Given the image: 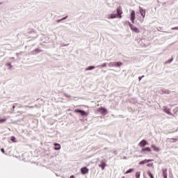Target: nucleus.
Instances as JSON below:
<instances>
[{
	"label": "nucleus",
	"mask_w": 178,
	"mask_h": 178,
	"mask_svg": "<svg viewBox=\"0 0 178 178\" xmlns=\"http://www.w3.org/2000/svg\"><path fill=\"white\" fill-rule=\"evenodd\" d=\"M123 13V11L122 10V7L119 6L117 8L116 13H115V11L113 14H108L107 15V19H116L118 17V19H122V14Z\"/></svg>",
	"instance_id": "nucleus-1"
},
{
	"label": "nucleus",
	"mask_w": 178,
	"mask_h": 178,
	"mask_svg": "<svg viewBox=\"0 0 178 178\" xmlns=\"http://www.w3.org/2000/svg\"><path fill=\"white\" fill-rule=\"evenodd\" d=\"M128 23H129V26L132 31H134V33H140V29H138V28H137L133 24H131L130 22H129Z\"/></svg>",
	"instance_id": "nucleus-2"
},
{
	"label": "nucleus",
	"mask_w": 178,
	"mask_h": 178,
	"mask_svg": "<svg viewBox=\"0 0 178 178\" xmlns=\"http://www.w3.org/2000/svg\"><path fill=\"white\" fill-rule=\"evenodd\" d=\"M130 20L131 21V23L134 24V20H136V11L131 10L130 13Z\"/></svg>",
	"instance_id": "nucleus-3"
},
{
	"label": "nucleus",
	"mask_w": 178,
	"mask_h": 178,
	"mask_svg": "<svg viewBox=\"0 0 178 178\" xmlns=\"http://www.w3.org/2000/svg\"><path fill=\"white\" fill-rule=\"evenodd\" d=\"M139 13L141 15V16L143 17V19L145 18V9L139 7Z\"/></svg>",
	"instance_id": "nucleus-4"
},
{
	"label": "nucleus",
	"mask_w": 178,
	"mask_h": 178,
	"mask_svg": "<svg viewBox=\"0 0 178 178\" xmlns=\"http://www.w3.org/2000/svg\"><path fill=\"white\" fill-rule=\"evenodd\" d=\"M75 112H76V113H80V115H81V116H87V113L83 110L76 109V110H75Z\"/></svg>",
	"instance_id": "nucleus-5"
},
{
	"label": "nucleus",
	"mask_w": 178,
	"mask_h": 178,
	"mask_svg": "<svg viewBox=\"0 0 178 178\" xmlns=\"http://www.w3.org/2000/svg\"><path fill=\"white\" fill-rule=\"evenodd\" d=\"M81 172L82 175H87L88 173V168L87 167H83L81 169Z\"/></svg>",
	"instance_id": "nucleus-6"
},
{
	"label": "nucleus",
	"mask_w": 178,
	"mask_h": 178,
	"mask_svg": "<svg viewBox=\"0 0 178 178\" xmlns=\"http://www.w3.org/2000/svg\"><path fill=\"white\" fill-rule=\"evenodd\" d=\"M99 166V168H102V170H104V169H105V166H106V163H105L104 161H102Z\"/></svg>",
	"instance_id": "nucleus-7"
},
{
	"label": "nucleus",
	"mask_w": 178,
	"mask_h": 178,
	"mask_svg": "<svg viewBox=\"0 0 178 178\" xmlns=\"http://www.w3.org/2000/svg\"><path fill=\"white\" fill-rule=\"evenodd\" d=\"M147 144H148V143H147V140H143L139 145H140V147H145V145H147Z\"/></svg>",
	"instance_id": "nucleus-8"
},
{
	"label": "nucleus",
	"mask_w": 178,
	"mask_h": 178,
	"mask_svg": "<svg viewBox=\"0 0 178 178\" xmlns=\"http://www.w3.org/2000/svg\"><path fill=\"white\" fill-rule=\"evenodd\" d=\"M54 147L56 151H59V149H60V145L58 143H54Z\"/></svg>",
	"instance_id": "nucleus-9"
},
{
	"label": "nucleus",
	"mask_w": 178,
	"mask_h": 178,
	"mask_svg": "<svg viewBox=\"0 0 178 178\" xmlns=\"http://www.w3.org/2000/svg\"><path fill=\"white\" fill-rule=\"evenodd\" d=\"M38 52H42V50H40V49H35V50L32 52V54H33V55H34V54H38Z\"/></svg>",
	"instance_id": "nucleus-10"
},
{
	"label": "nucleus",
	"mask_w": 178,
	"mask_h": 178,
	"mask_svg": "<svg viewBox=\"0 0 178 178\" xmlns=\"http://www.w3.org/2000/svg\"><path fill=\"white\" fill-rule=\"evenodd\" d=\"M144 151H147V152H150L151 148L149 147L143 148L141 150V152H144Z\"/></svg>",
	"instance_id": "nucleus-11"
},
{
	"label": "nucleus",
	"mask_w": 178,
	"mask_h": 178,
	"mask_svg": "<svg viewBox=\"0 0 178 178\" xmlns=\"http://www.w3.org/2000/svg\"><path fill=\"white\" fill-rule=\"evenodd\" d=\"M114 63H115L114 66H118V67H120V66L123 65V63H122L121 62H117Z\"/></svg>",
	"instance_id": "nucleus-12"
},
{
	"label": "nucleus",
	"mask_w": 178,
	"mask_h": 178,
	"mask_svg": "<svg viewBox=\"0 0 178 178\" xmlns=\"http://www.w3.org/2000/svg\"><path fill=\"white\" fill-rule=\"evenodd\" d=\"M167 170H163V175L164 176V178H168V173H166Z\"/></svg>",
	"instance_id": "nucleus-13"
},
{
	"label": "nucleus",
	"mask_w": 178,
	"mask_h": 178,
	"mask_svg": "<svg viewBox=\"0 0 178 178\" xmlns=\"http://www.w3.org/2000/svg\"><path fill=\"white\" fill-rule=\"evenodd\" d=\"M154 149V151H156V152H159V148L156 147L155 145L152 146Z\"/></svg>",
	"instance_id": "nucleus-14"
},
{
	"label": "nucleus",
	"mask_w": 178,
	"mask_h": 178,
	"mask_svg": "<svg viewBox=\"0 0 178 178\" xmlns=\"http://www.w3.org/2000/svg\"><path fill=\"white\" fill-rule=\"evenodd\" d=\"M164 112H165V113H168V115H172V113H170V110L168 108H165Z\"/></svg>",
	"instance_id": "nucleus-15"
},
{
	"label": "nucleus",
	"mask_w": 178,
	"mask_h": 178,
	"mask_svg": "<svg viewBox=\"0 0 178 178\" xmlns=\"http://www.w3.org/2000/svg\"><path fill=\"white\" fill-rule=\"evenodd\" d=\"M92 69H95V66H90L88 68H86V70H92Z\"/></svg>",
	"instance_id": "nucleus-16"
},
{
	"label": "nucleus",
	"mask_w": 178,
	"mask_h": 178,
	"mask_svg": "<svg viewBox=\"0 0 178 178\" xmlns=\"http://www.w3.org/2000/svg\"><path fill=\"white\" fill-rule=\"evenodd\" d=\"M133 170H134L133 168H130L125 173H126V175H127L128 173H131V172H133Z\"/></svg>",
	"instance_id": "nucleus-17"
},
{
	"label": "nucleus",
	"mask_w": 178,
	"mask_h": 178,
	"mask_svg": "<svg viewBox=\"0 0 178 178\" xmlns=\"http://www.w3.org/2000/svg\"><path fill=\"white\" fill-rule=\"evenodd\" d=\"M147 175H148V176H149V177L154 178V175H152V173H151V172L148 171Z\"/></svg>",
	"instance_id": "nucleus-18"
},
{
	"label": "nucleus",
	"mask_w": 178,
	"mask_h": 178,
	"mask_svg": "<svg viewBox=\"0 0 178 178\" xmlns=\"http://www.w3.org/2000/svg\"><path fill=\"white\" fill-rule=\"evenodd\" d=\"M100 112H102V113H106V109L102 108V109H100Z\"/></svg>",
	"instance_id": "nucleus-19"
},
{
	"label": "nucleus",
	"mask_w": 178,
	"mask_h": 178,
	"mask_svg": "<svg viewBox=\"0 0 178 178\" xmlns=\"http://www.w3.org/2000/svg\"><path fill=\"white\" fill-rule=\"evenodd\" d=\"M11 141H13V143H16V138H15V136H12Z\"/></svg>",
	"instance_id": "nucleus-20"
},
{
	"label": "nucleus",
	"mask_w": 178,
	"mask_h": 178,
	"mask_svg": "<svg viewBox=\"0 0 178 178\" xmlns=\"http://www.w3.org/2000/svg\"><path fill=\"white\" fill-rule=\"evenodd\" d=\"M140 172H136V178H140Z\"/></svg>",
	"instance_id": "nucleus-21"
},
{
	"label": "nucleus",
	"mask_w": 178,
	"mask_h": 178,
	"mask_svg": "<svg viewBox=\"0 0 178 178\" xmlns=\"http://www.w3.org/2000/svg\"><path fill=\"white\" fill-rule=\"evenodd\" d=\"M173 61V58H170V60H168V61L165 62V63H170V62Z\"/></svg>",
	"instance_id": "nucleus-22"
},
{
	"label": "nucleus",
	"mask_w": 178,
	"mask_h": 178,
	"mask_svg": "<svg viewBox=\"0 0 178 178\" xmlns=\"http://www.w3.org/2000/svg\"><path fill=\"white\" fill-rule=\"evenodd\" d=\"M5 122H6V119H1L0 120V123H3Z\"/></svg>",
	"instance_id": "nucleus-23"
},
{
	"label": "nucleus",
	"mask_w": 178,
	"mask_h": 178,
	"mask_svg": "<svg viewBox=\"0 0 178 178\" xmlns=\"http://www.w3.org/2000/svg\"><path fill=\"white\" fill-rule=\"evenodd\" d=\"M68 16L66 15L65 17H63V18H61V20L63 21V20H66V19H67Z\"/></svg>",
	"instance_id": "nucleus-24"
},
{
	"label": "nucleus",
	"mask_w": 178,
	"mask_h": 178,
	"mask_svg": "<svg viewBox=\"0 0 178 178\" xmlns=\"http://www.w3.org/2000/svg\"><path fill=\"white\" fill-rule=\"evenodd\" d=\"M145 164V161H142L139 163V165H144Z\"/></svg>",
	"instance_id": "nucleus-25"
},
{
	"label": "nucleus",
	"mask_w": 178,
	"mask_h": 178,
	"mask_svg": "<svg viewBox=\"0 0 178 178\" xmlns=\"http://www.w3.org/2000/svg\"><path fill=\"white\" fill-rule=\"evenodd\" d=\"M7 66L9 67V69H12V65L10 63H7Z\"/></svg>",
	"instance_id": "nucleus-26"
},
{
	"label": "nucleus",
	"mask_w": 178,
	"mask_h": 178,
	"mask_svg": "<svg viewBox=\"0 0 178 178\" xmlns=\"http://www.w3.org/2000/svg\"><path fill=\"white\" fill-rule=\"evenodd\" d=\"M171 30H178V26L172 27Z\"/></svg>",
	"instance_id": "nucleus-27"
},
{
	"label": "nucleus",
	"mask_w": 178,
	"mask_h": 178,
	"mask_svg": "<svg viewBox=\"0 0 178 178\" xmlns=\"http://www.w3.org/2000/svg\"><path fill=\"white\" fill-rule=\"evenodd\" d=\"M1 152H3V154H5V149L1 148Z\"/></svg>",
	"instance_id": "nucleus-28"
},
{
	"label": "nucleus",
	"mask_w": 178,
	"mask_h": 178,
	"mask_svg": "<svg viewBox=\"0 0 178 178\" xmlns=\"http://www.w3.org/2000/svg\"><path fill=\"white\" fill-rule=\"evenodd\" d=\"M140 23H143L144 22V17H143V19H140Z\"/></svg>",
	"instance_id": "nucleus-29"
},
{
	"label": "nucleus",
	"mask_w": 178,
	"mask_h": 178,
	"mask_svg": "<svg viewBox=\"0 0 178 178\" xmlns=\"http://www.w3.org/2000/svg\"><path fill=\"white\" fill-rule=\"evenodd\" d=\"M60 22H62V19H57V21H56L57 23H60Z\"/></svg>",
	"instance_id": "nucleus-30"
},
{
	"label": "nucleus",
	"mask_w": 178,
	"mask_h": 178,
	"mask_svg": "<svg viewBox=\"0 0 178 178\" xmlns=\"http://www.w3.org/2000/svg\"><path fill=\"white\" fill-rule=\"evenodd\" d=\"M64 95H65V97H67V98H70V95H67V94H66V93H65Z\"/></svg>",
	"instance_id": "nucleus-31"
},
{
	"label": "nucleus",
	"mask_w": 178,
	"mask_h": 178,
	"mask_svg": "<svg viewBox=\"0 0 178 178\" xmlns=\"http://www.w3.org/2000/svg\"><path fill=\"white\" fill-rule=\"evenodd\" d=\"M106 66V63H104L103 65H102V67H105Z\"/></svg>",
	"instance_id": "nucleus-32"
},
{
	"label": "nucleus",
	"mask_w": 178,
	"mask_h": 178,
	"mask_svg": "<svg viewBox=\"0 0 178 178\" xmlns=\"http://www.w3.org/2000/svg\"><path fill=\"white\" fill-rule=\"evenodd\" d=\"M144 77V76H140L139 77V81H141V79H143Z\"/></svg>",
	"instance_id": "nucleus-33"
},
{
	"label": "nucleus",
	"mask_w": 178,
	"mask_h": 178,
	"mask_svg": "<svg viewBox=\"0 0 178 178\" xmlns=\"http://www.w3.org/2000/svg\"><path fill=\"white\" fill-rule=\"evenodd\" d=\"M152 165H153V163H149V164L147 165V166L149 167V166H152Z\"/></svg>",
	"instance_id": "nucleus-34"
},
{
	"label": "nucleus",
	"mask_w": 178,
	"mask_h": 178,
	"mask_svg": "<svg viewBox=\"0 0 178 178\" xmlns=\"http://www.w3.org/2000/svg\"><path fill=\"white\" fill-rule=\"evenodd\" d=\"M147 162H152V159H149L147 161Z\"/></svg>",
	"instance_id": "nucleus-35"
},
{
	"label": "nucleus",
	"mask_w": 178,
	"mask_h": 178,
	"mask_svg": "<svg viewBox=\"0 0 178 178\" xmlns=\"http://www.w3.org/2000/svg\"><path fill=\"white\" fill-rule=\"evenodd\" d=\"M113 154H115V155H117V154H118V152H116V151H114V152H113Z\"/></svg>",
	"instance_id": "nucleus-36"
},
{
	"label": "nucleus",
	"mask_w": 178,
	"mask_h": 178,
	"mask_svg": "<svg viewBox=\"0 0 178 178\" xmlns=\"http://www.w3.org/2000/svg\"><path fill=\"white\" fill-rule=\"evenodd\" d=\"M144 161H145V163H148V161H148V160L145 159V160H144Z\"/></svg>",
	"instance_id": "nucleus-37"
},
{
	"label": "nucleus",
	"mask_w": 178,
	"mask_h": 178,
	"mask_svg": "<svg viewBox=\"0 0 178 178\" xmlns=\"http://www.w3.org/2000/svg\"><path fill=\"white\" fill-rule=\"evenodd\" d=\"M70 178H75L74 175L71 176Z\"/></svg>",
	"instance_id": "nucleus-38"
},
{
	"label": "nucleus",
	"mask_w": 178,
	"mask_h": 178,
	"mask_svg": "<svg viewBox=\"0 0 178 178\" xmlns=\"http://www.w3.org/2000/svg\"><path fill=\"white\" fill-rule=\"evenodd\" d=\"M123 159H127V157L124 156Z\"/></svg>",
	"instance_id": "nucleus-39"
},
{
	"label": "nucleus",
	"mask_w": 178,
	"mask_h": 178,
	"mask_svg": "<svg viewBox=\"0 0 178 178\" xmlns=\"http://www.w3.org/2000/svg\"><path fill=\"white\" fill-rule=\"evenodd\" d=\"M15 108H16V106H13V109H15Z\"/></svg>",
	"instance_id": "nucleus-40"
},
{
	"label": "nucleus",
	"mask_w": 178,
	"mask_h": 178,
	"mask_svg": "<svg viewBox=\"0 0 178 178\" xmlns=\"http://www.w3.org/2000/svg\"><path fill=\"white\" fill-rule=\"evenodd\" d=\"M172 140H175V141H176V140H177V139L172 138Z\"/></svg>",
	"instance_id": "nucleus-41"
},
{
	"label": "nucleus",
	"mask_w": 178,
	"mask_h": 178,
	"mask_svg": "<svg viewBox=\"0 0 178 178\" xmlns=\"http://www.w3.org/2000/svg\"><path fill=\"white\" fill-rule=\"evenodd\" d=\"M0 5H2V2H0Z\"/></svg>",
	"instance_id": "nucleus-42"
},
{
	"label": "nucleus",
	"mask_w": 178,
	"mask_h": 178,
	"mask_svg": "<svg viewBox=\"0 0 178 178\" xmlns=\"http://www.w3.org/2000/svg\"><path fill=\"white\" fill-rule=\"evenodd\" d=\"M64 45H69V44H64Z\"/></svg>",
	"instance_id": "nucleus-43"
},
{
	"label": "nucleus",
	"mask_w": 178,
	"mask_h": 178,
	"mask_svg": "<svg viewBox=\"0 0 178 178\" xmlns=\"http://www.w3.org/2000/svg\"><path fill=\"white\" fill-rule=\"evenodd\" d=\"M123 178H124V177H123Z\"/></svg>",
	"instance_id": "nucleus-44"
}]
</instances>
